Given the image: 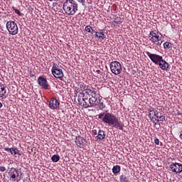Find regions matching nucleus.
I'll use <instances>...</instances> for the list:
<instances>
[{
    "mask_svg": "<svg viewBox=\"0 0 182 182\" xmlns=\"http://www.w3.org/2000/svg\"><path fill=\"white\" fill-rule=\"evenodd\" d=\"M97 116L98 119L102 120L105 124H108L110 127H114V129L118 130H123L124 129V124L114 114L106 112L100 113Z\"/></svg>",
    "mask_w": 182,
    "mask_h": 182,
    "instance_id": "obj_1",
    "label": "nucleus"
},
{
    "mask_svg": "<svg viewBox=\"0 0 182 182\" xmlns=\"http://www.w3.org/2000/svg\"><path fill=\"white\" fill-rule=\"evenodd\" d=\"M146 55L149 56V59H151L153 63H154L155 65H159V68L162 70H168V68H170V64H168L167 61L163 59V57L161 55H159L157 54H151L149 51H146Z\"/></svg>",
    "mask_w": 182,
    "mask_h": 182,
    "instance_id": "obj_2",
    "label": "nucleus"
},
{
    "mask_svg": "<svg viewBox=\"0 0 182 182\" xmlns=\"http://www.w3.org/2000/svg\"><path fill=\"white\" fill-rule=\"evenodd\" d=\"M63 8L67 15H75L79 10V4L75 0H66Z\"/></svg>",
    "mask_w": 182,
    "mask_h": 182,
    "instance_id": "obj_3",
    "label": "nucleus"
},
{
    "mask_svg": "<svg viewBox=\"0 0 182 182\" xmlns=\"http://www.w3.org/2000/svg\"><path fill=\"white\" fill-rule=\"evenodd\" d=\"M92 90H87L85 92H80L78 95V103L80 106H82L85 109H87L89 107V97H90V92Z\"/></svg>",
    "mask_w": 182,
    "mask_h": 182,
    "instance_id": "obj_4",
    "label": "nucleus"
},
{
    "mask_svg": "<svg viewBox=\"0 0 182 182\" xmlns=\"http://www.w3.org/2000/svg\"><path fill=\"white\" fill-rule=\"evenodd\" d=\"M148 38L151 42L158 46H161V43H163V35L156 30L150 31Z\"/></svg>",
    "mask_w": 182,
    "mask_h": 182,
    "instance_id": "obj_5",
    "label": "nucleus"
},
{
    "mask_svg": "<svg viewBox=\"0 0 182 182\" xmlns=\"http://www.w3.org/2000/svg\"><path fill=\"white\" fill-rule=\"evenodd\" d=\"M90 96L88 101V107H93L95 103L98 101L99 99H102V96L100 94L96 93L95 91H90Z\"/></svg>",
    "mask_w": 182,
    "mask_h": 182,
    "instance_id": "obj_6",
    "label": "nucleus"
},
{
    "mask_svg": "<svg viewBox=\"0 0 182 182\" xmlns=\"http://www.w3.org/2000/svg\"><path fill=\"white\" fill-rule=\"evenodd\" d=\"M6 29L10 35H18V24L14 21H9L6 23Z\"/></svg>",
    "mask_w": 182,
    "mask_h": 182,
    "instance_id": "obj_7",
    "label": "nucleus"
},
{
    "mask_svg": "<svg viewBox=\"0 0 182 182\" xmlns=\"http://www.w3.org/2000/svg\"><path fill=\"white\" fill-rule=\"evenodd\" d=\"M109 68L114 75H120L122 73V64L117 61L111 62Z\"/></svg>",
    "mask_w": 182,
    "mask_h": 182,
    "instance_id": "obj_8",
    "label": "nucleus"
},
{
    "mask_svg": "<svg viewBox=\"0 0 182 182\" xmlns=\"http://www.w3.org/2000/svg\"><path fill=\"white\" fill-rule=\"evenodd\" d=\"M51 73L55 77V79H61V77H63V70L62 69L58 68V64H55L53 63V67L51 69Z\"/></svg>",
    "mask_w": 182,
    "mask_h": 182,
    "instance_id": "obj_9",
    "label": "nucleus"
},
{
    "mask_svg": "<svg viewBox=\"0 0 182 182\" xmlns=\"http://www.w3.org/2000/svg\"><path fill=\"white\" fill-rule=\"evenodd\" d=\"M170 171L172 173H176V174H181L182 173V164L177 162H172L169 166Z\"/></svg>",
    "mask_w": 182,
    "mask_h": 182,
    "instance_id": "obj_10",
    "label": "nucleus"
},
{
    "mask_svg": "<svg viewBox=\"0 0 182 182\" xmlns=\"http://www.w3.org/2000/svg\"><path fill=\"white\" fill-rule=\"evenodd\" d=\"M8 174H9V177L10 178V180H12V181H16L17 180V182H18L19 180H21V179H18L19 178V171H18L15 168H11L9 171Z\"/></svg>",
    "mask_w": 182,
    "mask_h": 182,
    "instance_id": "obj_11",
    "label": "nucleus"
},
{
    "mask_svg": "<svg viewBox=\"0 0 182 182\" xmlns=\"http://www.w3.org/2000/svg\"><path fill=\"white\" fill-rule=\"evenodd\" d=\"M59 106H60V102L56 98H51L48 103V107L51 109V110H58L59 109Z\"/></svg>",
    "mask_w": 182,
    "mask_h": 182,
    "instance_id": "obj_12",
    "label": "nucleus"
},
{
    "mask_svg": "<svg viewBox=\"0 0 182 182\" xmlns=\"http://www.w3.org/2000/svg\"><path fill=\"white\" fill-rule=\"evenodd\" d=\"M38 83L43 89H49V83H48V80H46V78L42 76L38 77Z\"/></svg>",
    "mask_w": 182,
    "mask_h": 182,
    "instance_id": "obj_13",
    "label": "nucleus"
},
{
    "mask_svg": "<svg viewBox=\"0 0 182 182\" xmlns=\"http://www.w3.org/2000/svg\"><path fill=\"white\" fill-rule=\"evenodd\" d=\"M77 86L78 87L75 90L76 93H85L87 90H90V89H87V87L83 82H79Z\"/></svg>",
    "mask_w": 182,
    "mask_h": 182,
    "instance_id": "obj_14",
    "label": "nucleus"
},
{
    "mask_svg": "<svg viewBox=\"0 0 182 182\" xmlns=\"http://www.w3.org/2000/svg\"><path fill=\"white\" fill-rule=\"evenodd\" d=\"M8 95H6V87L5 85L0 82V99H6Z\"/></svg>",
    "mask_w": 182,
    "mask_h": 182,
    "instance_id": "obj_15",
    "label": "nucleus"
},
{
    "mask_svg": "<svg viewBox=\"0 0 182 182\" xmlns=\"http://www.w3.org/2000/svg\"><path fill=\"white\" fill-rule=\"evenodd\" d=\"M92 107H95V109H97V110H103L105 107H106V105L102 102V99H99L94 105Z\"/></svg>",
    "mask_w": 182,
    "mask_h": 182,
    "instance_id": "obj_16",
    "label": "nucleus"
},
{
    "mask_svg": "<svg viewBox=\"0 0 182 182\" xmlns=\"http://www.w3.org/2000/svg\"><path fill=\"white\" fill-rule=\"evenodd\" d=\"M85 141H86L85 138H83L80 136H76L75 144H77V147H80V149H82V147H83V146H85Z\"/></svg>",
    "mask_w": 182,
    "mask_h": 182,
    "instance_id": "obj_17",
    "label": "nucleus"
},
{
    "mask_svg": "<svg viewBox=\"0 0 182 182\" xmlns=\"http://www.w3.org/2000/svg\"><path fill=\"white\" fill-rule=\"evenodd\" d=\"M148 116L151 121L155 120L157 123L160 122H166V116L164 115L160 116L159 119H157V118H155L154 117H151V114H149Z\"/></svg>",
    "mask_w": 182,
    "mask_h": 182,
    "instance_id": "obj_18",
    "label": "nucleus"
},
{
    "mask_svg": "<svg viewBox=\"0 0 182 182\" xmlns=\"http://www.w3.org/2000/svg\"><path fill=\"white\" fill-rule=\"evenodd\" d=\"M5 151H9L11 154L15 156V154H19V150L15 147L4 148Z\"/></svg>",
    "mask_w": 182,
    "mask_h": 182,
    "instance_id": "obj_19",
    "label": "nucleus"
},
{
    "mask_svg": "<svg viewBox=\"0 0 182 182\" xmlns=\"http://www.w3.org/2000/svg\"><path fill=\"white\" fill-rule=\"evenodd\" d=\"M95 38H98V39H106V36L105 33L103 32V30L101 31L95 32Z\"/></svg>",
    "mask_w": 182,
    "mask_h": 182,
    "instance_id": "obj_20",
    "label": "nucleus"
},
{
    "mask_svg": "<svg viewBox=\"0 0 182 182\" xmlns=\"http://www.w3.org/2000/svg\"><path fill=\"white\" fill-rule=\"evenodd\" d=\"M106 135H105V132L100 129L98 132V135L96 136L97 140H103Z\"/></svg>",
    "mask_w": 182,
    "mask_h": 182,
    "instance_id": "obj_21",
    "label": "nucleus"
},
{
    "mask_svg": "<svg viewBox=\"0 0 182 182\" xmlns=\"http://www.w3.org/2000/svg\"><path fill=\"white\" fill-rule=\"evenodd\" d=\"M120 166L117 165L113 166L112 168V173H114V174H117V173H120Z\"/></svg>",
    "mask_w": 182,
    "mask_h": 182,
    "instance_id": "obj_22",
    "label": "nucleus"
},
{
    "mask_svg": "<svg viewBox=\"0 0 182 182\" xmlns=\"http://www.w3.org/2000/svg\"><path fill=\"white\" fill-rule=\"evenodd\" d=\"M113 23L114 26H117V25H120V23H122V18L120 17H116L114 19Z\"/></svg>",
    "mask_w": 182,
    "mask_h": 182,
    "instance_id": "obj_23",
    "label": "nucleus"
},
{
    "mask_svg": "<svg viewBox=\"0 0 182 182\" xmlns=\"http://www.w3.org/2000/svg\"><path fill=\"white\" fill-rule=\"evenodd\" d=\"M51 160H52V161H53V163H58V161H59V160H60V156H59V155H53L51 157Z\"/></svg>",
    "mask_w": 182,
    "mask_h": 182,
    "instance_id": "obj_24",
    "label": "nucleus"
},
{
    "mask_svg": "<svg viewBox=\"0 0 182 182\" xmlns=\"http://www.w3.org/2000/svg\"><path fill=\"white\" fill-rule=\"evenodd\" d=\"M119 178L121 182H129V178L124 175L121 176Z\"/></svg>",
    "mask_w": 182,
    "mask_h": 182,
    "instance_id": "obj_25",
    "label": "nucleus"
},
{
    "mask_svg": "<svg viewBox=\"0 0 182 182\" xmlns=\"http://www.w3.org/2000/svg\"><path fill=\"white\" fill-rule=\"evenodd\" d=\"M13 10L18 16H23V14L21 13L18 9H16L15 7H13Z\"/></svg>",
    "mask_w": 182,
    "mask_h": 182,
    "instance_id": "obj_26",
    "label": "nucleus"
},
{
    "mask_svg": "<svg viewBox=\"0 0 182 182\" xmlns=\"http://www.w3.org/2000/svg\"><path fill=\"white\" fill-rule=\"evenodd\" d=\"M92 26H85V31H86V32H88V33H92Z\"/></svg>",
    "mask_w": 182,
    "mask_h": 182,
    "instance_id": "obj_27",
    "label": "nucleus"
},
{
    "mask_svg": "<svg viewBox=\"0 0 182 182\" xmlns=\"http://www.w3.org/2000/svg\"><path fill=\"white\" fill-rule=\"evenodd\" d=\"M164 49H170V48H171L170 42H165L164 43Z\"/></svg>",
    "mask_w": 182,
    "mask_h": 182,
    "instance_id": "obj_28",
    "label": "nucleus"
},
{
    "mask_svg": "<svg viewBox=\"0 0 182 182\" xmlns=\"http://www.w3.org/2000/svg\"><path fill=\"white\" fill-rule=\"evenodd\" d=\"M154 143H155V144H157V146H159V144H160V140H159L158 138L155 137L154 138Z\"/></svg>",
    "mask_w": 182,
    "mask_h": 182,
    "instance_id": "obj_29",
    "label": "nucleus"
},
{
    "mask_svg": "<svg viewBox=\"0 0 182 182\" xmlns=\"http://www.w3.org/2000/svg\"><path fill=\"white\" fill-rule=\"evenodd\" d=\"M0 171H1V173L6 171V168H5V166H0Z\"/></svg>",
    "mask_w": 182,
    "mask_h": 182,
    "instance_id": "obj_30",
    "label": "nucleus"
},
{
    "mask_svg": "<svg viewBox=\"0 0 182 182\" xmlns=\"http://www.w3.org/2000/svg\"><path fill=\"white\" fill-rule=\"evenodd\" d=\"M148 112H149V114H151V113H154V108L151 107V108L148 110Z\"/></svg>",
    "mask_w": 182,
    "mask_h": 182,
    "instance_id": "obj_31",
    "label": "nucleus"
},
{
    "mask_svg": "<svg viewBox=\"0 0 182 182\" xmlns=\"http://www.w3.org/2000/svg\"><path fill=\"white\" fill-rule=\"evenodd\" d=\"M154 116H155V117H156V116H159V112H157V111H154Z\"/></svg>",
    "mask_w": 182,
    "mask_h": 182,
    "instance_id": "obj_32",
    "label": "nucleus"
},
{
    "mask_svg": "<svg viewBox=\"0 0 182 182\" xmlns=\"http://www.w3.org/2000/svg\"><path fill=\"white\" fill-rule=\"evenodd\" d=\"M80 4H85V0H77Z\"/></svg>",
    "mask_w": 182,
    "mask_h": 182,
    "instance_id": "obj_33",
    "label": "nucleus"
},
{
    "mask_svg": "<svg viewBox=\"0 0 182 182\" xmlns=\"http://www.w3.org/2000/svg\"><path fill=\"white\" fill-rule=\"evenodd\" d=\"M96 32H97V31H95L93 28H92L91 33H96Z\"/></svg>",
    "mask_w": 182,
    "mask_h": 182,
    "instance_id": "obj_34",
    "label": "nucleus"
},
{
    "mask_svg": "<svg viewBox=\"0 0 182 182\" xmlns=\"http://www.w3.org/2000/svg\"><path fill=\"white\" fill-rule=\"evenodd\" d=\"M158 110H159L160 112H163V107H160L159 109H158Z\"/></svg>",
    "mask_w": 182,
    "mask_h": 182,
    "instance_id": "obj_35",
    "label": "nucleus"
},
{
    "mask_svg": "<svg viewBox=\"0 0 182 182\" xmlns=\"http://www.w3.org/2000/svg\"><path fill=\"white\" fill-rule=\"evenodd\" d=\"M156 117V119H160V116H159V115H157Z\"/></svg>",
    "mask_w": 182,
    "mask_h": 182,
    "instance_id": "obj_36",
    "label": "nucleus"
},
{
    "mask_svg": "<svg viewBox=\"0 0 182 182\" xmlns=\"http://www.w3.org/2000/svg\"><path fill=\"white\" fill-rule=\"evenodd\" d=\"M3 105L0 102V109L2 108Z\"/></svg>",
    "mask_w": 182,
    "mask_h": 182,
    "instance_id": "obj_37",
    "label": "nucleus"
},
{
    "mask_svg": "<svg viewBox=\"0 0 182 182\" xmlns=\"http://www.w3.org/2000/svg\"><path fill=\"white\" fill-rule=\"evenodd\" d=\"M154 123L155 126H156V124H157V123H156V122H154Z\"/></svg>",
    "mask_w": 182,
    "mask_h": 182,
    "instance_id": "obj_38",
    "label": "nucleus"
},
{
    "mask_svg": "<svg viewBox=\"0 0 182 182\" xmlns=\"http://www.w3.org/2000/svg\"><path fill=\"white\" fill-rule=\"evenodd\" d=\"M49 1H50L52 2V1H53V0H49Z\"/></svg>",
    "mask_w": 182,
    "mask_h": 182,
    "instance_id": "obj_39",
    "label": "nucleus"
}]
</instances>
